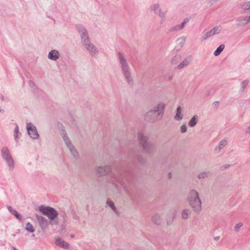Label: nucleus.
<instances>
[{
    "label": "nucleus",
    "instance_id": "nucleus-1",
    "mask_svg": "<svg viewBox=\"0 0 250 250\" xmlns=\"http://www.w3.org/2000/svg\"><path fill=\"white\" fill-rule=\"evenodd\" d=\"M188 200L195 211L199 212L201 210V202L197 191L191 190L189 193Z\"/></svg>",
    "mask_w": 250,
    "mask_h": 250
},
{
    "label": "nucleus",
    "instance_id": "nucleus-2",
    "mask_svg": "<svg viewBox=\"0 0 250 250\" xmlns=\"http://www.w3.org/2000/svg\"><path fill=\"white\" fill-rule=\"evenodd\" d=\"M39 209L43 215L49 218L50 223L58 217V212L53 208L41 206L39 207Z\"/></svg>",
    "mask_w": 250,
    "mask_h": 250
},
{
    "label": "nucleus",
    "instance_id": "nucleus-3",
    "mask_svg": "<svg viewBox=\"0 0 250 250\" xmlns=\"http://www.w3.org/2000/svg\"><path fill=\"white\" fill-rule=\"evenodd\" d=\"M165 104L164 103H161L159 104L157 106L156 108H155L154 110H151L146 114V119L147 120L150 119L148 117V116L149 114H153L155 115V117H156V118L159 119L160 117L162 116V114L165 109Z\"/></svg>",
    "mask_w": 250,
    "mask_h": 250
},
{
    "label": "nucleus",
    "instance_id": "nucleus-4",
    "mask_svg": "<svg viewBox=\"0 0 250 250\" xmlns=\"http://www.w3.org/2000/svg\"><path fill=\"white\" fill-rule=\"evenodd\" d=\"M85 32V29L82 30V32L83 34V35L82 36V40L83 41L87 49L89 50L90 52H94L96 50V49L95 48V47L93 45H91L90 44V43H88L89 41L88 40V37Z\"/></svg>",
    "mask_w": 250,
    "mask_h": 250
},
{
    "label": "nucleus",
    "instance_id": "nucleus-5",
    "mask_svg": "<svg viewBox=\"0 0 250 250\" xmlns=\"http://www.w3.org/2000/svg\"><path fill=\"white\" fill-rule=\"evenodd\" d=\"M27 129L29 135L31 137L33 138H37L38 137V134L36 128L33 126L31 124H28L27 125Z\"/></svg>",
    "mask_w": 250,
    "mask_h": 250
},
{
    "label": "nucleus",
    "instance_id": "nucleus-6",
    "mask_svg": "<svg viewBox=\"0 0 250 250\" xmlns=\"http://www.w3.org/2000/svg\"><path fill=\"white\" fill-rule=\"evenodd\" d=\"M110 171V168L109 167H99L97 168V172L100 176L105 175Z\"/></svg>",
    "mask_w": 250,
    "mask_h": 250
},
{
    "label": "nucleus",
    "instance_id": "nucleus-7",
    "mask_svg": "<svg viewBox=\"0 0 250 250\" xmlns=\"http://www.w3.org/2000/svg\"><path fill=\"white\" fill-rule=\"evenodd\" d=\"M56 244L57 246L65 249H69V244L60 238L56 239Z\"/></svg>",
    "mask_w": 250,
    "mask_h": 250
},
{
    "label": "nucleus",
    "instance_id": "nucleus-8",
    "mask_svg": "<svg viewBox=\"0 0 250 250\" xmlns=\"http://www.w3.org/2000/svg\"><path fill=\"white\" fill-rule=\"evenodd\" d=\"M36 218L42 227H45L47 226V221L45 218L39 215H36Z\"/></svg>",
    "mask_w": 250,
    "mask_h": 250
},
{
    "label": "nucleus",
    "instance_id": "nucleus-9",
    "mask_svg": "<svg viewBox=\"0 0 250 250\" xmlns=\"http://www.w3.org/2000/svg\"><path fill=\"white\" fill-rule=\"evenodd\" d=\"M59 53L56 50L51 51L48 55V58L52 60H56L59 58Z\"/></svg>",
    "mask_w": 250,
    "mask_h": 250
},
{
    "label": "nucleus",
    "instance_id": "nucleus-10",
    "mask_svg": "<svg viewBox=\"0 0 250 250\" xmlns=\"http://www.w3.org/2000/svg\"><path fill=\"white\" fill-rule=\"evenodd\" d=\"M228 144V141L226 139H223L221 140L218 146L215 148L216 151L219 152L221 149L224 148Z\"/></svg>",
    "mask_w": 250,
    "mask_h": 250
},
{
    "label": "nucleus",
    "instance_id": "nucleus-11",
    "mask_svg": "<svg viewBox=\"0 0 250 250\" xmlns=\"http://www.w3.org/2000/svg\"><path fill=\"white\" fill-rule=\"evenodd\" d=\"M197 120L198 116L196 115L194 116L189 121L188 125L191 127L195 126L197 123Z\"/></svg>",
    "mask_w": 250,
    "mask_h": 250
},
{
    "label": "nucleus",
    "instance_id": "nucleus-12",
    "mask_svg": "<svg viewBox=\"0 0 250 250\" xmlns=\"http://www.w3.org/2000/svg\"><path fill=\"white\" fill-rule=\"evenodd\" d=\"M183 116L181 111V107L179 106L177 109V113L175 116V119L179 120L182 119Z\"/></svg>",
    "mask_w": 250,
    "mask_h": 250
},
{
    "label": "nucleus",
    "instance_id": "nucleus-13",
    "mask_svg": "<svg viewBox=\"0 0 250 250\" xmlns=\"http://www.w3.org/2000/svg\"><path fill=\"white\" fill-rule=\"evenodd\" d=\"M224 48H225V45H224L222 44V45H220L216 49V50L214 51V55L215 56H217L219 55L221 53V52L224 50Z\"/></svg>",
    "mask_w": 250,
    "mask_h": 250
},
{
    "label": "nucleus",
    "instance_id": "nucleus-14",
    "mask_svg": "<svg viewBox=\"0 0 250 250\" xmlns=\"http://www.w3.org/2000/svg\"><path fill=\"white\" fill-rule=\"evenodd\" d=\"M119 58L120 60V62L122 64L123 69L124 71H125L126 69H127V67L126 65L125 61L123 57L121 54H119Z\"/></svg>",
    "mask_w": 250,
    "mask_h": 250
},
{
    "label": "nucleus",
    "instance_id": "nucleus-15",
    "mask_svg": "<svg viewBox=\"0 0 250 250\" xmlns=\"http://www.w3.org/2000/svg\"><path fill=\"white\" fill-rule=\"evenodd\" d=\"M139 138L140 141V143L144 146L148 138L147 137L143 135V134H139Z\"/></svg>",
    "mask_w": 250,
    "mask_h": 250
},
{
    "label": "nucleus",
    "instance_id": "nucleus-16",
    "mask_svg": "<svg viewBox=\"0 0 250 250\" xmlns=\"http://www.w3.org/2000/svg\"><path fill=\"white\" fill-rule=\"evenodd\" d=\"M190 214V211L188 209H184L182 212V217L184 219H187L188 218V216Z\"/></svg>",
    "mask_w": 250,
    "mask_h": 250
},
{
    "label": "nucleus",
    "instance_id": "nucleus-17",
    "mask_svg": "<svg viewBox=\"0 0 250 250\" xmlns=\"http://www.w3.org/2000/svg\"><path fill=\"white\" fill-rule=\"evenodd\" d=\"M181 57L180 56H175L172 60L171 62L173 64H177L181 61Z\"/></svg>",
    "mask_w": 250,
    "mask_h": 250
},
{
    "label": "nucleus",
    "instance_id": "nucleus-18",
    "mask_svg": "<svg viewBox=\"0 0 250 250\" xmlns=\"http://www.w3.org/2000/svg\"><path fill=\"white\" fill-rule=\"evenodd\" d=\"M26 229L27 231L30 232H33L34 231L33 227L30 223H27L26 224Z\"/></svg>",
    "mask_w": 250,
    "mask_h": 250
},
{
    "label": "nucleus",
    "instance_id": "nucleus-19",
    "mask_svg": "<svg viewBox=\"0 0 250 250\" xmlns=\"http://www.w3.org/2000/svg\"><path fill=\"white\" fill-rule=\"evenodd\" d=\"M211 31L213 35L217 34L221 31V28L219 26L215 27L211 30Z\"/></svg>",
    "mask_w": 250,
    "mask_h": 250
},
{
    "label": "nucleus",
    "instance_id": "nucleus-20",
    "mask_svg": "<svg viewBox=\"0 0 250 250\" xmlns=\"http://www.w3.org/2000/svg\"><path fill=\"white\" fill-rule=\"evenodd\" d=\"M1 154L3 156H7L9 155V150L7 147H3L1 150Z\"/></svg>",
    "mask_w": 250,
    "mask_h": 250
},
{
    "label": "nucleus",
    "instance_id": "nucleus-21",
    "mask_svg": "<svg viewBox=\"0 0 250 250\" xmlns=\"http://www.w3.org/2000/svg\"><path fill=\"white\" fill-rule=\"evenodd\" d=\"M188 64V60H185L183 62L178 66V68L179 69L182 68L185 66H187Z\"/></svg>",
    "mask_w": 250,
    "mask_h": 250
},
{
    "label": "nucleus",
    "instance_id": "nucleus-22",
    "mask_svg": "<svg viewBox=\"0 0 250 250\" xmlns=\"http://www.w3.org/2000/svg\"><path fill=\"white\" fill-rule=\"evenodd\" d=\"M242 7L243 9L245 10H250V1L244 3Z\"/></svg>",
    "mask_w": 250,
    "mask_h": 250
},
{
    "label": "nucleus",
    "instance_id": "nucleus-23",
    "mask_svg": "<svg viewBox=\"0 0 250 250\" xmlns=\"http://www.w3.org/2000/svg\"><path fill=\"white\" fill-rule=\"evenodd\" d=\"M6 161L10 167H13L14 161L11 157H6Z\"/></svg>",
    "mask_w": 250,
    "mask_h": 250
},
{
    "label": "nucleus",
    "instance_id": "nucleus-24",
    "mask_svg": "<svg viewBox=\"0 0 250 250\" xmlns=\"http://www.w3.org/2000/svg\"><path fill=\"white\" fill-rule=\"evenodd\" d=\"M148 118H149L150 119L149 120H147L146 119V120L147 121H154L155 120H157L158 119V118H156V117H155V115H154L153 114H149L148 116ZM145 118H146V117L145 116Z\"/></svg>",
    "mask_w": 250,
    "mask_h": 250
},
{
    "label": "nucleus",
    "instance_id": "nucleus-25",
    "mask_svg": "<svg viewBox=\"0 0 250 250\" xmlns=\"http://www.w3.org/2000/svg\"><path fill=\"white\" fill-rule=\"evenodd\" d=\"M213 36L212 34V33L211 32V30L208 32L205 35V37H204V40H206L207 39Z\"/></svg>",
    "mask_w": 250,
    "mask_h": 250
},
{
    "label": "nucleus",
    "instance_id": "nucleus-26",
    "mask_svg": "<svg viewBox=\"0 0 250 250\" xmlns=\"http://www.w3.org/2000/svg\"><path fill=\"white\" fill-rule=\"evenodd\" d=\"M107 203L108 204L109 206L116 212V209L114 205V203L112 202L109 201H107Z\"/></svg>",
    "mask_w": 250,
    "mask_h": 250
},
{
    "label": "nucleus",
    "instance_id": "nucleus-27",
    "mask_svg": "<svg viewBox=\"0 0 250 250\" xmlns=\"http://www.w3.org/2000/svg\"><path fill=\"white\" fill-rule=\"evenodd\" d=\"M188 21L187 20H185L181 24V25H178L177 27V29H182L184 26H185V24L186 23V22Z\"/></svg>",
    "mask_w": 250,
    "mask_h": 250
},
{
    "label": "nucleus",
    "instance_id": "nucleus-28",
    "mask_svg": "<svg viewBox=\"0 0 250 250\" xmlns=\"http://www.w3.org/2000/svg\"><path fill=\"white\" fill-rule=\"evenodd\" d=\"M187 128L185 125H183L181 127V131L182 133H184L187 131Z\"/></svg>",
    "mask_w": 250,
    "mask_h": 250
},
{
    "label": "nucleus",
    "instance_id": "nucleus-29",
    "mask_svg": "<svg viewBox=\"0 0 250 250\" xmlns=\"http://www.w3.org/2000/svg\"><path fill=\"white\" fill-rule=\"evenodd\" d=\"M207 176V174L205 172L201 173L198 175V177L199 179L204 178Z\"/></svg>",
    "mask_w": 250,
    "mask_h": 250
},
{
    "label": "nucleus",
    "instance_id": "nucleus-30",
    "mask_svg": "<svg viewBox=\"0 0 250 250\" xmlns=\"http://www.w3.org/2000/svg\"><path fill=\"white\" fill-rule=\"evenodd\" d=\"M243 225V224L241 223H238L235 226V229L236 230H238V229H239V228L240 227H241Z\"/></svg>",
    "mask_w": 250,
    "mask_h": 250
},
{
    "label": "nucleus",
    "instance_id": "nucleus-31",
    "mask_svg": "<svg viewBox=\"0 0 250 250\" xmlns=\"http://www.w3.org/2000/svg\"><path fill=\"white\" fill-rule=\"evenodd\" d=\"M12 213L17 218L20 219V215L16 210H13V212Z\"/></svg>",
    "mask_w": 250,
    "mask_h": 250
},
{
    "label": "nucleus",
    "instance_id": "nucleus-32",
    "mask_svg": "<svg viewBox=\"0 0 250 250\" xmlns=\"http://www.w3.org/2000/svg\"><path fill=\"white\" fill-rule=\"evenodd\" d=\"M18 132H19V127H18V125H17L16 128L15 129V138H16V139H17V134H18Z\"/></svg>",
    "mask_w": 250,
    "mask_h": 250
},
{
    "label": "nucleus",
    "instance_id": "nucleus-33",
    "mask_svg": "<svg viewBox=\"0 0 250 250\" xmlns=\"http://www.w3.org/2000/svg\"><path fill=\"white\" fill-rule=\"evenodd\" d=\"M248 82H248V81H247V80H245V81H244V82H243V83H242V84H243V88H244L246 86V85L248 84Z\"/></svg>",
    "mask_w": 250,
    "mask_h": 250
},
{
    "label": "nucleus",
    "instance_id": "nucleus-34",
    "mask_svg": "<svg viewBox=\"0 0 250 250\" xmlns=\"http://www.w3.org/2000/svg\"><path fill=\"white\" fill-rule=\"evenodd\" d=\"M64 140L65 141V143L67 144V145L68 146L69 148L71 150V147H73V146H69V144L68 143V142H69V140H66L65 139H64Z\"/></svg>",
    "mask_w": 250,
    "mask_h": 250
},
{
    "label": "nucleus",
    "instance_id": "nucleus-35",
    "mask_svg": "<svg viewBox=\"0 0 250 250\" xmlns=\"http://www.w3.org/2000/svg\"><path fill=\"white\" fill-rule=\"evenodd\" d=\"M153 221L156 224H158L159 222H157L156 220V218L155 217H153Z\"/></svg>",
    "mask_w": 250,
    "mask_h": 250
},
{
    "label": "nucleus",
    "instance_id": "nucleus-36",
    "mask_svg": "<svg viewBox=\"0 0 250 250\" xmlns=\"http://www.w3.org/2000/svg\"><path fill=\"white\" fill-rule=\"evenodd\" d=\"M8 209H9V211H10L12 212H13L14 210L12 209V208L11 207H9Z\"/></svg>",
    "mask_w": 250,
    "mask_h": 250
},
{
    "label": "nucleus",
    "instance_id": "nucleus-37",
    "mask_svg": "<svg viewBox=\"0 0 250 250\" xmlns=\"http://www.w3.org/2000/svg\"><path fill=\"white\" fill-rule=\"evenodd\" d=\"M228 167H229V166H228V165H225L224 166H222L221 167V168H222V169H223L224 168H227Z\"/></svg>",
    "mask_w": 250,
    "mask_h": 250
},
{
    "label": "nucleus",
    "instance_id": "nucleus-38",
    "mask_svg": "<svg viewBox=\"0 0 250 250\" xmlns=\"http://www.w3.org/2000/svg\"><path fill=\"white\" fill-rule=\"evenodd\" d=\"M250 21V16L247 18V22H249Z\"/></svg>",
    "mask_w": 250,
    "mask_h": 250
},
{
    "label": "nucleus",
    "instance_id": "nucleus-39",
    "mask_svg": "<svg viewBox=\"0 0 250 250\" xmlns=\"http://www.w3.org/2000/svg\"><path fill=\"white\" fill-rule=\"evenodd\" d=\"M155 8H157V9L158 8V6L156 5H155L154 6H153V10H155L156 9H155Z\"/></svg>",
    "mask_w": 250,
    "mask_h": 250
},
{
    "label": "nucleus",
    "instance_id": "nucleus-40",
    "mask_svg": "<svg viewBox=\"0 0 250 250\" xmlns=\"http://www.w3.org/2000/svg\"><path fill=\"white\" fill-rule=\"evenodd\" d=\"M247 132L248 133H250V126L248 128Z\"/></svg>",
    "mask_w": 250,
    "mask_h": 250
},
{
    "label": "nucleus",
    "instance_id": "nucleus-41",
    "mask_svg": "<svg viewBox=\"0 0 250 250\" xmlns=\"http://www.w3.org/2000/svg\"><path fill=\"white\" fill-rule=\"evenodd\" d=\"M168 177L169 178H171V173H169L168 174Z\"/></svg>",
    "mask_w": 250,
    "mask_h": 250
},
{
    "label": "nucleus",
    "instance_id": "nucleus-42",
    "mask_svg": "<svg viewBox=\"0 0 250 250\" xmlns=\"http://www.w3.org/2000/svg\"><path fill=\"white\" fill-rule=\"evenodd\" d=\"M214 104H215V105H217L218 102L215 103Z\"/></svg>",
    "mask_w": 250,
    "mask_h": 250
},
{
    "label": "nucleus",
    "instance_id": "nucleus-43",
    "mask_svg": "<svg viewBox=\"0 0 250 250\" xmlns=\"http://www.w3.org/2000/svg\"><path fill=\"white\" fill-rule=\"evenodd\" d=\"M71 237L72 238H73V237H74V235H71Z\"/></svg>",
    "mask_w": 250,
    "mask_h": 250
},
{
    "label": "nucleus",
    "instance_id": "nucleus-44",
    "mask_svg": "<svg viewBox=\"0 0 250 250\" xmlns=\"http://www.w3.org/2000/svg\"><path fill=\"white\" fill-rule=\"evenodd\" d=\"M125 77H127V74L126 73H125Z\"/></svg>",
    "mask_w": 250,
    "mask_h": 250
},
{
    "label": "nucleus",
    "instance_id": "nucleus-45",
    "mask_svg": "<svg viewBox=\"0 0 250 250\" xmlns=\"http://www.w3.org/2000/svg\"><path fill=\"white\" fill-rule=\"evenodd\" d=\"M14 250H17L15 248H14Z\"/></svg>",
    "mask_w": 250,
    "mask_h": 250
}]
</instances>
